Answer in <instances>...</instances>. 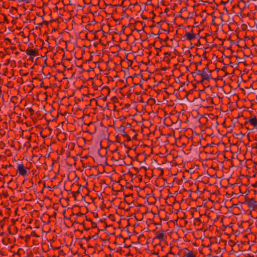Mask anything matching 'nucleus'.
Returning a JSON list of instances; mask_svg holds the SVG:
<instances>
[{
    "mask_svg": "<svg viewBox=\"0 0 257 257\" xmlns=\"http://www.w3.org/2000/svg\"><path fill=\"white\" fill-rule=\"evenodd\" d=\"M54 216H55L56 217V212H54Z\"/></svg>",
    "mask_w": 257,
    "mask_h": 257,
    "instance_id": "36",
    "label": "nucleus"
},
{
    "mask_svg": "<svg viewBox=\"0 0 257 257\" xmlns=\"http://www.w3.org/2000/svg\"><path fill=\"white\" fill-rule=\"evenodd\" d=\"M138 5V3H137V2H136V3H135V4H134V5H135H135Z\"/></svg>",
    "mask_w": 257,
    "mask_h": 257,
    "instance_id": "52",
    "label": "nucleus"
},
{
    "mask_svg": "<svg viewBox=\"0 0 257 257\" xmlns=\"http://www.w3.org/2000/svg\"><path fill=\"white\" fill-rule=\"evenodd\" d=\"M125 28H126V26L125 25H124L122 27L121 30L120 32V34L124 33V30H125Z\"/></svg>",
    "mask_w": 257,
    "mask_h": 257,
    "instance_id": "16",
    "label": "nucleus"
},
{
    "mask_svg": "<svg viewBox=\"0 0 257 257\" xmlns=\"http://www.w3.org/2000/svg\"><path fill=\"white\" fill-rule=\"evenodd\" d=\"M156 49L158 50V52H157V55H159V52H160V51H161V48H158V49Z\"/></svg>",
    "mask_w": 257,
    "mask_h": 257,
    "instance_id": "26",
    "label": "nucleus"
},
{
    "mask_svg": "<svg viewBox=\"0 0 257 257\" xmlns=\"http://www.w3.org/2000/svg\"><path fill=\"white\" fill-rule=\"evenodd\" d=\"M155 254H157V255H158L159 253H157V252H155Z\"/></svg>",
    "mask_w": 257,
    "mask_h": 257,
    "instance_id": "55",
    "label": "nucleus"
},
{
    "mask_svg": "<svg viewBox=\"0 0 257 257\" xmlns=\"http://www.w3.org/2000/svg\"><path fill=\"white\" fill-rule=\"evenodd\" d=\"M134 20V18H131L130 19V21H131L132 20Z\"/></svg>",
    "mask_w": 257,
    "mask_h": 257,
    "instance_id": "38",
    "label": "nucleus"
},
{
    "mask_svg": "<svg viewBox=\"0 0 257 257\" xmlns=\"http://www.w3.org/2000/svg\"><path fill=\"white\" fill-rule=\"evenodd\" d=\"M3 168H7V166H4V165H3Z\"/></svg>",
    "mask_w": 257,
    "mask_h": 257,
    "instance_id": "44",
    "label": "nucleus"
},
{
    "mask_svg": "<svg viewBox=\"0 0 257 257\" xmlns=\"http://www.w3.org/2000/svg\"><path fill=\"white\" fill-rule=\"evenodd\" d=\"M26 53L30 56L29 60H33L34 57L37 56L39 55L38 51L37 50H33L30 49L29 48L26 50Z\"/></svg>",
    "mask_w": 257,
    "mask_h": 257,
    "instance_id": "4",
    "label": "nucleus"
},
{
    "mask_svg": "<svg viewBox=\"0 0 257 257\" xmlns=\"http://www.w3.org/2000/svg\"><path fill=\"white\" fill-rule=\"evenodd\" d=\"M187 10V8L186 7H183L182 8V9L181 10L180 13H182L184 11H186Z\"/></svg>",
    "mask_w": 257,
    "mask_h": 257,
    "instance_id": "19",
    "label": "nucleus"
},
{
    "mask_svg": "<svg viewBox=\"0 0 257 257\" xmlns=\"http://www.w3.org/2000/svg\"><path fill=\"white\" fill-rule=\"evenodd\" d=\"M224 10H226V11L227 10L226 8H225V7L224 8Z\"/></svg>",
    "mask_w": 257,
    "mask_h": 257,
    "instance_id": "62",
    "label": "nucleus"
},
{
    "mask_svg": "<svg viewBox=\"0 0 257 257\" xmlns=\"http://www.w3.org/2000/svg\"><path fill=\"white\" fill-rule=\"evenodd\" d=\"M9 166L10 167H12V165L10 164Z\"/></svg>",
    "mask_w": 257,
    "mask_h": 257,
    "instance_id": "54",
    "label": "nucleus"
},
{
    "mask_svg": "<svg viewBox=\"0 0 257 257\" xmlns=\"http://www.w3.org/2000/svg\"><path fill=\"white\" fill-rule=\"evenodd\" d=\"M151 0H150V1H148V2L147 3H149V2H150Z\"/></svg>",
    "mask_w": 257,
    "mask_h": 257,
    "instance_id": "57",
    "label": "nucleus"
},
{
    "mask_svg": "<svg viewBox=\"0 0 257 257\" xmlns=\"http://www.w3.org/2000/svg\"><path fill=\"white\" fill-rule=\"evenodd\" d=\"M209 64L206 65L205 67L201 70H198L197 75L201 76V79L198 82L202 83L204 80H208L210 79H212L211 76L212 71L208 69Z\"/></svg>",
    "mask_w": 257,
    "mask_h": 257,
    "instance_id": "1",
    "label": "nucleus"
},
{
    "mask_svg": "<svg viewBox=\"0 0 257 257\" xmlns=\"http://www.w3.org/2000/svg\"><path fill=\"white\" fill-rule=\"evenodd\" d=\"M11 9H13V10H14V9H15V10H17V9H16V8H14V7H11Z\"/></svg>",
    "mask_w": 257,
    "mask_h": 257,
    "instance_id": "37",
    "label": "nucleus"
},
{
    "mask_svg": "<svg viewBox=\"0 0 257 257\" xmlns=\"http://www.w3.org/2000/svg\"><path fill=\"white\" fill-rule=\"evenodd\" d=\"M248 122L254 127H256L257 126V119L256 116L251 118H246L244 125L247 124Z\"/></svg>",
    "mask_w": 257,
    "mask_h": 257,
    "instance_id": "5",
    "label": "nucleus"
},
{
    "mask_svg": "<svg viewBox=\"0 0 257 257\" xmlns=\"http://www.w3.org/2000/svg\"><path fill=\"white\" fill-rule=\"evenodd\" d=\"M176 6V4H175L173 8H172L173 10L175 9V7Z\"/></svg>",
    "mask_w": 257,
    "mask_h": 257,
    "instance_id": "35",
    "label": "nucleus"
},
{
    "mask_svg": "<svg viewBox=\"0 0 257 257\" xmlns=\"http://www.w3.org/2000/svg\"><path fill=\"white\" fill-rule=\"evenodd\" d=\"M252 186L254 188L257 187V181H256L254 184H252Z\"/></svg>",
    "mask_w": 257,
    "mask_h": 257,
    "instance_id": "23",
    "label": "nucleus"
},
{
    "mask_svg": "<svg viewBox=\"0 0 257 257\" xmlns=\"http://www.w3.org/2000/svg\"><path fill=\"white\" fill-rule=\"evenodd\" d=\"M227 2H228V1H227V2H224V1H222L220 2V4H221V5H225L226 3H227Z\"/></svg>",
    "mask_w": 257,
    "mask_h": 257,
    "instance_id": "25",
    "label": "nucleus"
},
{
    "mask_svg": "<svg viewBox=\"0 0 257 257\" xmlns=\"http://www.w3.org/2000/svg\"><path fill=\"white\" fill-rule=\"evenodd\" d=\"M31 238L30 235L27 234L25 236V241L26 242H27L30 240Z\"/></svg>",
    "mask_w": 257,
    "mask_h": 257,
    "instance_id": "15",
    "label": "nucleus"
},
{
    "mask_svg": "<svg viewBox=\"0 0 257 257\" xmlns=\"http://www.w3.org/2000/svg\"><path fill=\"white\" fill-rule=\"evenodd\" d=\"M65 212H66V210H64V211H63V214H64L65 213Z\"/></svg>",
    "mask_w": 257,
    "mask_h": 257,
    "instance_id": "50",
    "label": "nucleus"
},
{
    "mask_svg": "<svg viewBox=\"0 0 257 257\" xmlns=\"http://www.w3.org/2000/svg\"><path fill=\"white\" fill-rule=\"evenodd\" d=\"M185 249L187 250L188 251L184 253V257H196V255L193 253L192 251L188 250L187 248H186Z\"/></svg>",
    "mask_w": 257,
    "mask_h": 257,
    "instance_id": "8",
    "label": "nucleus"
},
{
    "mask_svg": "<svg viewBox=\"0 0 257 257\" xmlns=\"http://www.w3.org/2000/svg\"><path fill=\"white\" fill-rule=\"evenodd\" d=\"M163 70H166V68H163Z\"/></svg>",
    "mask_w": 257,
    "mask_h": 257,
    "instance_id": "60",
    "label": "nucleus"
},
{
    "mask_svg": "<svg viewBox=\"0 0 257 257\" xmlns=\"http://www.w3.org/2000/svg\"><path fill=\"white\" fill-rule=\"evenodd\" d=\"M98 233H96V234H95V235H94L93 237L97 236V235H98Z\"/></svg>",
    "mask_w": 257,
    "mask_h": 257,
    "instance_id": "42",
    "label": "nucleus"
},
{
    "mask_svg": "<svg viewBox=\"0 0 257 257\" xmlns=\"http://www.w3.org/2000/svg\"><path fill=\"white\" fill-rule=\"evenodd\" d=\"M168 255L167 254L166 255L163 256L162 257H168Z\"/></svg>",
    "mask_w": 257,
    "mask_h": 257,
    "instance_id": "40",
    "label": "nucleus"
},
{
    "mask_svg": "<svg viewBox=\"0 0 257 257\" xmlns=\"http://www.w3.org/2000/svg\"><path fill=\"white\" fill-rule=\"evenodd\" d=\"M124 1H123L120 5H119V6L122 7L123 5Z\"/></svg>",
    "mask_w": 257,
    "mask_h": 257,
    "instance_id": "30",
    "label": "nucleus"
},
{
    "mask_svg": "<svg viewBox=\"0 0 257 257\" xmlns=\"http://www.w3.org/2000/svg\"><path fill=\"white\" fill-rule=\"evenodd\" d=\"M125 10H126V9H125V10H123V14H124H124L125 13Z\"/></svg>",
    "mask_w": 257,
    "mask_h": 257,
    "instance_id": "41",
    "label": "nucleus"
},
{
    "mask_svg": "<svg viewBox=\"0 0 257 257\" xmlns=\"http://www.w3.org/2000/svg\"><path fill=\"white\" fill-rule=\"evenodd\" d=\"M17 170L20 175L25 176L28 175V171L23 164H18Z\"/></svg>",
    "mask_w": 257,
    "mask_h": 257,
    "instance_id": "3",
    "label": "nucleus"
},
{
    "mask_svg": "<svg viewBox=\"0 0 257 257\" xmlns=\"http://www.w3.org/2000/svg\"><path fill=\"white\" fill-rule=\"evenodd\" d=\"M5 41L9 42L10 43H11V40L9 38H6L5 39Z\"/></svg>",
    "mask_w": 257,
    "mask_h": 257,
    "instance_id": "20",
    "label": "nucleus"
},
{
    "mask_svg": "<svg viewBox=\"0 0 257 257\" xmlns=\"http://www.w3.org/2000/svg\"><path fill=\"white\" fill-rule=\"evenodd\" d=\"M244 203L247 204L249 208H252L253 209L257 208V201L254 198H246Z\"/></svg>",
    "mask_w": 257,
    "mask_h": 257,
    "instance_id": "2",
    "label": "nucleus"
},
{
    "mask_svg": "<svg viewBox=\"0 0 257 257\" xmlns=\"http://www.w3.org/2000/svg\"><path fill=\"white\" fill-rule=\"evenodd\" d=\"M169 10H169V8H166V9H165L164 12H165V13H168V12Z\"/></svg>",
    "mask_w": 257,
    "mask_h": 257,
    "instance_id": "27",
    "label": "nucleus"
},
{
    "mask_svg": "<svg viewBox=\"0 0 257 257\" xmlns=\"http://www.w3.org/2000/svg\"><path fill=\"white\" fill-rule=\"evenodd\" d=\"M125 17H126V18H128V15H125Z\"/></svg>",
    "mask_w": 257,
    "mask_h": 257,
    "instance_id": "53",
    "label": "nucleus"
},
{
    "mask_svg": "<svg viewBox=\"0 0 257 257\" xmlns=\"http://www.w3.org/2000/svg\"><path fill=\"white\" fill-rule=\"evenodd\" d=\"M7 219L6 217H4L3 220L2 221H0V225L1 227L2 228L5 223V219Z\"/></svg>",
    "mask_w": 257,
    "mask_h": 257,
    "instance_id": "10",
    "label": "nucleus"
},
{
    "mask_svg": "<svg viewBox=\"0 0 257 257\" xmlns=\"http://www.w3.org/2000/svg\"><path fill=\"white\" fill-rule=\"evenodd\" d=\"M113 6L114 7H117V5H114Z\"/></svg>",
    "mask_w": 257,
    "mask_h": 257,
    "instance_id": "63",
    "label": "nucleus"
},
{
    "mask_svg": "<svg viewBox=\"0 0 257 257\" xmlns=\"http://www.w3.org/2000/svg\"><path fill=\"white\" fill-rule=\"evenodd\" d=\"M123 137H124V138H125L126 139L127 141H130L131 140V137H130L129 136V135H127V134H124V135H123Z\"/></svg>",
    "mask_w": 257,
    "mask_h": 257,
    "instance_id": "13",
    "label": "nucleus"
},
{
    "mask_svg": "<svg viewBox=\"0 0 257 257\" xmlns=\"http://www.w3.org/2000/svg\"><path fill=\"white\" fill-rule=\"evenodd\" d=\"M164 55H169V56H170L171 55V52H165L164 53Z\"/></svg>",
    "mask_w": 257,
    "mask_h": 257,
    "instance_id": "24",
    "label": "nucleus"
},
{
    "mask_svg": "<svg viewBox=\"0 0 257 257\" xmlns=\"http://www.w3.org/2000/svg\"><path fill=\"white\" fill-rule=\"evenodd\" d=\"M44 23L45 24H48V22L47 21H44Z\"/></svg>",
    "mask_w": 257,
    "mask_h": 257,
    "instance_id": "46",
    "label": "nucleus"
},
{
    "mask_svg": "<svg viewBox=\"0 0 257 257\" xmlns=\"http://www.w3.org/2000/svg\"><path fill=\"white\" fill-rule=\"evenodd\" d=\"M30 235L31 236H34V237H39V235H38L36 234L35 231H34V230L32 231L31 233V234H30Z\"/></svg>",
    "mask_w": 257,
    "mask_h": 257,
    "instance_id": "11",
    "label": "nucleus"
},
{
    "mask_svg": "<svg viewBox=\"0 0 257 257\" xmlns=\"http://www.w3.org/2000/svg\"><path fill=\"white\" fill-rule=\"evenodd\" d=\"M11 49H12V50H14V49H16V47H12V48H11Z\"/></svg>",
    "mask_w": 257,
    "mask_h": 257,
    "instance_id": "39",
    "label": "nucleus"
},
{
    "mask_svg": "<svg viewBox=\"0 0 257 257\" xmlns=\"http://www.w3.org/2000/svg\"><path fill=\"white\" fill-rule=\"evenodd\" d=\"M2 212L1 210L0 209V215H2Z\"/></svg>",
    "mask_w": 257,
    "mask_h": 257,
    "instance_id": "49",
    "label": "nucleus"
},
{
    "mask_svg": "<svg viewBox=\"0 0 257 257\" xmlns=\"http://www.w3.org/2000/svg\"><path fill=\"white\" fill-rule=\"evenodd\" d=\"M176 82L180 83V81L179 80L176 81Z\"/></svg>",
    "mask_w": 257,
    "mask_h": 257,
    "instance_id": "48",
    "label": "nucleus"
},
{
    "mask_svg": "<svg viewBox=\"0 0 257 257\" xmlns=\"http://www.w3.org/2000/svg\"><path fill=\"white\" fill-rule=\"evenodd\" d=\"M201 61H199L198 62L195 63V64L196 65V69H197L198 66L199 65H201Z\"/></svg>",
    "mask_w": 257,
    "mask_h": 257,
    "instance_id": "21",
    "label": "nucleus"
},
{
    "mask_svg": "<svg viewBox=\"0 0 257 257\" xmlns=\"http://www.w3.org/2000/svg\"><path fill=\"white\" fill-rule=\"evenodd\" d=\"M166 236L164 231L163 230L161 232L158 233L156 236V238L159 239L160 240H164L165 239V237Z\"/></svg>",
    "mask_w": 257,
    "mask_h": 257,
    "instance_id": "7",
    "label": "nucleus"
},
{
    "mask_svg": "<svg viewBox=\"0 0 257 257\" xmlns=\"http://www.w3.org/2000/svg\"><path fill=\"white\" fill-rule=\"evenodd\" d=\"M76 215H77V216H82V215H83V214L82 213H81V212H79L78 213H77Z\"/></svg>",
    "mask_w": 257,
    "mask_h": 257,
    "instance_id": "28",
    "label": "nucleus"
},
{
    "mask_svg": "<svg viewBox=\"0 0 257 257\" xmlns=\"http://www.w3.org/2000/svg\"><path fill=\"white\" fill-rule=\"evenodd\" d=\"M113 217V215L112 214H110L109 216H108V217L110 219H111V218Z\"/></svg>",
    "mask_w": 257,
    "mask_h": 257,
    "instance_id": "29",
    "label": "nucleus"
},
{
    "mask_svg": "<svg viewBox=\"0 0 257 257\" xmlns=\"http://www.w3.org/2000/svg\"><path fill=\"white\" fill-rule=\"evenodd\" d=\"M80 193V191H79V190H77V191L76 192H73L72 193V195H73V197H74L75 198L76 197V195L77 194H78Z\"/></svg>",
    "mask_w": 257,
    "mask_h": 257,
    "instance_id": "12",
    "label": "nucleus"
},
{
    "mask_svg": "<svg viewBox=\"0 0 257 257\" xmlns=\"http://www.w3.org/2000/svg\"><path fill=\"white\" fill-rule=\"evenodd\" d=\"M30 112H31V111L34 112V110H33V109L32 108H31L30 109Z\"/></svg>",
    "mask_w": 257,
    "mask_h": 257,
    "instance_id": "34",
    "label": "nucleus"
},
{
    "mask_svg": "<svg viewBox=\"0 0 257 257\" xmlns=\"http://www.w3.org/2000/svg\"><path fill=\"white\" fill-rule=\"evenodd\" d=\"M167 254L168 255H169V254H173V255H175V256H176V255H178V254H175L174 253H173V252L172 251L171 249V250H170V251H169L168 253H167Z\"/></svg>",
    "mask_w": 257,
    "mask_h": 257,
    "instance_id": "18",
    "label": "nucleus"
},
{
    "mask_svg": "<svg viewBox=\"0 0 257 257\" xmlns=\"http://www.w3.org/2000/svg\"><path fill=\"white\" fill-rule=\"evenodd\" d=\"M168 40V37H167L165 39V41H167Z\"/></svg>",
    "mask_w": 257,
    "mask_h": 257,
    "instance_id": "51",
    "label": "nucleus"
},
{
    "mask_svg": "<svg viewBox=\"0 0 257 257\" xmlns=\"http://www.w3.org/2000/svg\"><path fill=\"white\" fill-rule=\"evenodd\" d=\"M84 229L86 230H87L89 229V228L87 229V228L84 227Z\"/></svg>",
    "mask_w": 257,
    "mask_h": 257,
    "instance_id": "45",
    "label": "nucleus"
},
{
    "mask_svg": "<svg viewBox=\"0 0 257 257\" xmlns=\"http://www.w3.org/2000/svg\"><path fill=\"white\" fill-rule=\"evenodd\" d=\"M151 0H150V1H148V2L147 3H149V2H150Z\"/></svg>",
    "mask_w": 257,
    "mask_h": 257,
    "instance_id": "56",
    "label": "nucleus"
},
{
    "mask_svg": "<svg viewBox=\"0 0 257 257\" xmlns=\"http://www.w3.org/2000/svg\"><path fill=\"white\" fill-rule=\"evenodd\" d=\"M206 51H204V53H203V55H202V57H203V58L204 59H205V60L207 59V57H206Z\"/></svg>",
    "mask_w": 257,
    "mask_h": 257,
    "instance_id": "17",
    "label": "nucleus"
},
{
    "mask_svg": "<svg viewBox=\"0 0 257 257\" xmlns=\"http://www.w3.org/2000/svg\"><path fill=\"white\" fill-rule=\"evenodd\" d=\"M133 139H136V136H134V137H133Z\"/></svg>",
    "mask_w": 257,
    "mask_h": 257,
    "instance_id": "58",
    "label": "nucleus"
},
{
    "mask_svg": "<svg viewBox=\"0 0 257 257\" xmlns=\"http://www.w3.org/2000/svg\"><path fill=\"white\" fill-rule=\"evenodd\" d=\"M119 20H120L119 19H118V20H115V21L117 22H118V21H119Z\"/></svg>",
    "mask_w": 257,
    "mask_h": 257,
    "instance_id": "43",
    "label": "nucleus"
},
{
    "mask_svg": "<svg viewBox=\"0 0 257 257\" xmlns=\"http://www.w3.org/2000/svg\"><path fill=\"white\" fill-rule=\"evenodd\" d=\"M133 139H136V136H134V137H133Z\"/></svg>",
    "mask_w": 257,
    "mask_h": 257,
    "instance_id": "59",
    "label": "nucleus"
},
{
    "mask_svg": "<svg viewBox=\"0 0 257 257\" xmlns=\"http://www.w3.org/2000/svg\"><path fill=\"white\" fill-rule=\"evenodd\" d=\"M176 82L180 83V81L179 80L176 81Z\"/></svg>",
    "mask_w": 257,
    "mask_h": 257,
    "instance_id": "47",
    "label": "nucleus"
},
{
    "mask_svg": "<svg viewBox=\"0 0 257 257\" xmlns=\"http://www.w3.org/2000/svg\"><path fill=\"white\" fill-rule=\"evenodd\" d=\"M91 227H92V228L97 227V223L95 222L91 221Z\"/></svg>",
    "mask_w": 257,
    "mask_h": 257,
    "instance_id": "14",
    "label": "nucleus"
},
{
    "mask_svg": "<svg viewBox=\"0 0 257 257\" xmlns=\"http://www.w3.org/2000/svg\"><path fill=\"white\" fill-rule=\"evenodd\" d=\"M200 42L199 41H198L197 44H196V46H199V45H200Z\"/></svg>",
    "mask_w": 257,
    "mask_h": 257,
    "instance_id": "31",
    "label": "nucleus"
},
{
    "mask_svg": "<svg viewBox=\"0 0 257 257\" xmlns=\"http://www.w3.org/2000/svg\"><path fill=\"white\" fill-rule=\"evenodd\" d=\"M101 230H100V229H98V232H99L100 231H101Z\"/></svg>",
    "mask_w": 257,
    "mask_h": 257,
    "instance_id": "61",
    "label": "nucleus"
},
{
    "mask_svg": "<svg viewBox=\"0 0 257 257\" xmlns=\"http://www.w3.org/2000/svg\"><path fill=\"white\" fill-rule=\"evenodd\" d=\"M33 0H18V2L19 3H25L26 4L30 3L32 2Z\"/></svg>",
    "mask_w": 257,
    "mask_h": 257,
    "instance_id": "9",
    "label": "nucleus"
},
{
    "mask_svg": "<svg viewBox=\"0 0 257 257\" xmlns=\"http://www.w3.org/2000/svg\"><path fill=\"white\" fill-rule=\"evenodd\" d=\"M4 17H5V20H7V17L6 15H4Z\"/></svg>",
    "mask_w": 257,
    "mask_h": 257,
    "instance_id": "32",
    "label": "nucleus"
},
{
    "mask_svg": "<svg viewBox=\"0 0 257 257\" xmlns=\"http://www.w3.org/2000/svg\"><path fill=\"white\" fill-rule=\"evenodd\" d=\"M121 127H122V128H123V131H124V127L123 126L121 125V126L120 127V128H121Z\"/></svg>",
    "mask_w": 257,
    "mask_h": 257,
    "instance_id": "33",
    "label": "nucleus"
},
{
    "mask_svg": "<svg viewBox=\"0 0 257 257\" xmlns=\"http://www.w3.org/2000/svg\"><path fill=\"white\" fill-rule=\"evenodd\" d=\"M184 37H186L188 41H191L196 38V35L193 33V30H192L191 33L186 32Z\"/></svg>",
    "mask_w": 257,
    "mask_h": 257,
    "instance_id": "6",
    "label": "nucleus"
},
{
    "mask_svg": "<svg viewBox=\"0 0 257 257\" xmlns=\"http://www.w3.org/2000/svg\"><path fill=\"white\" fill-rule=\"evenodd\" d=\"M84 238L87 241H88L89 239H91V237L90 236H88V237H84Z\"/></svg>",
    "mask_w": 257,
    "mask_h": 257,
    "instance_id": "22",
    "label": "nucleus"
}]
</instances>
